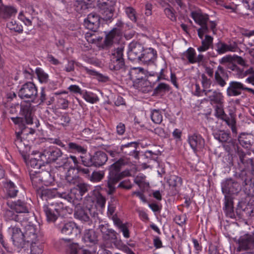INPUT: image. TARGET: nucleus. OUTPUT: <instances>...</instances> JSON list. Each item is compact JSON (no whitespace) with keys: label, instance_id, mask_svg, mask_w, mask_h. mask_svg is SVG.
I'll use <instances>...</instances> for the list:
<instances>
[{"label":"nucleus","instance_id":"obj_61","mask_svg":"<svg viewBox=\"0 0 254 254\" xmlns=\"http://www.w3.org/2000/svg\"><path fill=\"white\" fill-rule=\"evenodd\" d=\"M95 196L96 197V202L101 208L104 207L106 203V198L101 193L98 191L94 190Z\"/></svg>","mask_w":254,"mask_h":254},{"label":"nucleus","instance_id":"obj_60","mask_svg":"<svg viewBox=\"0 0 254 254\" xmlns=\"http://www.w3.org/2000/svg\"><path fill=\"white\" fill-rule=\"evenodd\" d=\"M126 13L132 22H136V12L135 9L132 7H127L126 8Z\"/></svg>","mask_w":254,"mask_h":254},{"label":"nucleus","instance_id":"obj_23","mask_svg":"<svg viewBox=\"0 0 254 254\" xmlns=\"http://www.w3.org/2000/svg\"><path fill=\"white\" fill-rule=\"evenodd\" d=\"M78 163V160L75 156L70 155L67 156L65 155L58 160L57 164L60 167H63L64 168H73L77 166Z\"/></svg>","mask_w":254,"mask_h":254},{"label":"nucleus","instance_id":"obj_14","mask_svg":"<svg viewBox=\"0 0 254 254\" xmlns=\"http://www.w3.org/2000/svg\"><path fill=\"white\" fill-rule=\"evenodd\" d=\"M247 91L254 95V90L246 87L241 82L231 81L227 89V94L228 96H236L241 94V91Z\"/></svg>","mask_w":254,"mask_h":254},{"label":"nucleus","instance_id":"obj_17","mask_svg":"<svg viewBox=\"0 0 254 254\" xmlns=\"http://www.w3.org/2000/svg\"><path fill=\"white\" fill-rule=\"evenodd\" d=\"M6 204L10 209L14 210L17 213L29 212L30 205L24 200L7 201Z\"/></svg>","mask_w":254,"mask_h":254},{"label":"nucleus","instance_id":"obj_52","mask_svg":"<svg viewBox=\"0 0 254 254\" xmlns=\"http://www.w3.org/2000/svg\"><path fill=\"white\" fill-rule=\"evenodd\" d=\"M183 55L189 61L190 64H195L194 59L196 56L195 50L192 48H189L184 53Z\"/></svg>","mask_w":254,"mask_h":254},{"label":"nucleus","instance_id":"obj_37","mask_svg":"<svg viewBox=\"0 0 254 254\" xmlns=\"http://www.w3.org/2000/svg\"><path fill=\"white\" fill-rule=\"evenodd\" d=\"M216 51L219 54H222L227 52H233L235 51L236 45L235 44L227 45L224 42H219L216 44Z\"/></svg>","mask_w":254,"mask_h":254},{"label":"nucleus","instance_id":"obj_5","mask_svg":"<svg viewBox=\"0 0 254 254\" xmlns=\"http://www.w3.org/2000/svg\"><path fill=\"white\" fill-rule=\"evenodd\" d=\"M73 193H69L65 192H60L58 191L57 189H41L37 190V196L42 200H48V199H52L56 197L64 198L69 202H74L73 198Z\"/></svg>","mask_w":254,"mask_h":254},{"label":"nucleus","instance_id":"obj_54","mask_svg":"<svg viewBox=\"0 0 254 254\" xmlns=\"http://www.w3.org/2000/svg\"><path fill=\"white\" fill-rule=\"evenodd\" d=\"M35 72L40 82L46 83L48 82L49 76L43 70L40 68H37Z\"/></svg>","mask_w":254,"mask_h":254},{"label":"nucleus","instance_id":"obj_25","mask_svg":"<svg viewBox=\"0 0 254 254\" xmlns=\"http://www.w3.org/2000/svg\"><path fill=\"white\" fill-rule=\"evenodd\" d=\"M226 78H228L227 73L222 66L219 65L214 74V79L216 84L221 87H224L227 84L225 81Z\"/></svg>","mask_w":254,"mask_h":254},{"label":"nucleus","instance_id":"obj_50","mask_svg":"<svg viewBox=\"0 0 254 254\" xmlns=\"http://www.w3.org/2000/svg\"><path fill=\"white\" fill-rule=\"evenodd\" d=\"M65 180L69 185L76 186L79 182V177L71 174V170H69L65 176Z\"/></svg>","mask_w":254,"mask_h":254},{"label":"nucleus","instance_id":"obj_47","mask_svg":"<svg viewBox=\"0 0 254 254\" xmlns=\"http://www.w3.org/2000/svg\"><path fill=\"white\" fill-rule=\"evenodd\" d=\"M151 119L153 123L160 124L163 120V116L161 111L159 109H154L151 111Z\"/></svg>","mask_w":254,"mask_h":254},{"label":"nucleus","instance_id":"obj_26","mask_svg":"<svg viewBox=\"0 0 254 254\" xmlns=\"http://www.w3.org/2000/svg\"><path fill=\"white\" fill-rule=\"evenodd\" d=\"M91 211L92 210L90 208L82 207L79 204H77L75 208V217L81 221L88 222L90 220L88 214H91Z\"/></svg>","mask_w":254,"mask_h":254},{"label":"nucleus","instance_id":"obj_16","mask_svg":"<svg viewBox=\"0 0 254 254\" xmlns=\"http://www.w3.org/2000/svg\"><path fill=\"white\" fill-rule=\"evenodd\" d=\"M222 191L225 195L237 194L240 190L238 183L232 179H227L222 183Z\"/></svg>","mask_w":254,"mask_h":254},{"label":"nucleus","instance_id":"obj_39","mask_svg":"<svg viewBox=\"0 0 254 254\" xmlns=\"http://www.w3.org/2000/svg\"><path fill=\"white\" fill-rule=\"evenodd\" d=\"M65 150L70 153H79L85 154L87 150L83 146L74 142H70L68 143Z\"/></svg>","mask_w":254,"mask_h":254},{"label":"nucleus","instance_id":"obj_48","mask_svg":"<svg viewBox=\"0 0 254 254\" xmlns=\"http://www.w3.org/2000/svg\"><path fill=\"white\" fill-rule=\"evenodd\" d=\"M250 136L245 133L241 134L238 138L240 144L245 148H250L251 146Z\"/></svg>","mask_w":254,"mask_h":254},{"label":"nucleus","instance_id":"obj_40","mask_svg":"<svg viewBox=\"0 0 254 254\" xmlns=\"http://www.w3.org/2000/svg\"><path fill=\"white\" fill-rule=\"evenodd\" d=\"M214 138L219 142L224 144L225 142L232 138L229 132H226L224 130H219L213 133Z\"/></svg>","mask_w":254,"mask_h":254},{"label":"nucleus","instance_id":"obj_28","mask_svg":"<svg viewBox=\"0 0 254 254\" xmlns=\"http://www.w3.org/2000/svg\"><path fill=\"white\" fill-rule=\"evenodd\" d=\"M17 10L11 6H0V18L7 19L15 16Z\"/></svg>","mask_w":254,"mask_h":254},{"label":"nucleus","instance_id":"obj_62","mask_svg":"<svg viewBox=\"0 0 254 254\" xmlns=\"http://www.w3.org/2000/svg\"><path fill=\"white\" fill-rule=\"evenodd\" d=\"M104 177V173L103 172L94 171L90 176V180L93 182H98L101 181Z\"/></svg>","mask_w":254,"mask_h":254},{"label":"nucleus","instance_id":"obj_59","mask_svg":"<svg viewBox=\"0 0 254 254\" xmlns=\"http://www.w3.org/2000/svg\"><path fill=\"white\" fill-rule=\"evenodd\" d=\"M116 0H98V7H114Z\"/></svg>","mask_w":254,"mask_h":254},{"label":"nucleus","instance_id":"obj_53","mask_svg":"<svg viewBox=\"0 0 254 254\" xmlns=\"http://www.w3.org/2000/svg\"><path fill=\"white\" fill-rule=\"evenodd\" d=\"M215 116L218 119H222L226 116L224 110V104L214 105Z\"/></svg>","mask_w":254,"mask_h":254},{"label":"nucleus","instance_id":"obj_46","mask_svg":"<svg viewBox=\"0 0 254 254\" xmlns=\"http://www.w3.org/2000/svg\"><path fill=\"white\" fill-rule=\"evenodd\" d=\"M213 38L209 35H206L204 40L202 41L201 46L198 48L199 52H204L207 50L212 44Z\"/></svg>","mask_w":254,"mask_h":254},{"label":"nucleus","instance_id":"obj_3","mask_svg":"<svg viewBox=\"0 0 254 254\" xmlns=\"http://www.w3.org/2000/svg\"><path fill=\"white\" fill-rule=\"evenodd\" d=\"M43 211L49 223L55 222L59 217H64L67 212V207L63 202H48L43 206Z\"/></svg>","mask_w":254,"mask_h":254},{"label":"nucleus","instance_id":"obj_38","mask_svg":"<svg viewBox=\"0 0 254 254\" xmlns=\"http://www.w3.org/2000/svg\"><path fill=\"white\" fill-rule=\"evenodd\" d=\"M239 147L236 140L233 138H231L230 140H228L223 144V147L225 151L227 152L229 154L232 155L234 152L238 149Z\"/></svg>","mask_w":254,"mask_h":254},{"label":"nucleus","instance_id":"obj_31","mask_svg":"<svg viewBox=\"0 0 254 254\" xmlns=\"http://www.w3.org/2000/svg\"><path fill=\"white\" fill-rule=\"evenodd\" d=\"M42 246L37 242L29 243L28 247L23 250V254H42Z\"/></svg>","mask_w":254,"mask_h":254},{"label":"nucleus","instance_id":"obj_12","mask_svg":"<svg viewBox=\"0 0 254 254\" xmlns=\"http://www.w3.org/2000/svg\"><path fill=\"white\" fill-rule=\"evenodd\" d=\"M143 50L144 48L141 44L135 41L131 42L128 46V59L139 62Z\"/></svg>","mask_w":254,"mask_h":254},{"label":"nucleus","instance_id":"obj_56","mask_svg":"<svg viewBox=\"0 0 254 254\" xmlns=\"http://www.w3.org/2000/svg\"><path fill=\"white\" fill-rule=\"evenodd\" d=\"M170 87L169 85L164 83H159L157 86L154 89L153 94H158L162 92H165L170 90Z\"/></svg>","mask_w":254,"mask_h":254},{"label":"nucleus","instance_id":"obj_18","mask_svg":"<svg viewBox=\"0 0 254 254\" xmlns=\"http://www.w3.org/2000/svg\"><path fill=\"white\" fill-rule=\"evenodd\" d=\"M138 144L136 142H130L125 144H122L120 150L123 157L131 156L136 159L138 157V151H137Z\"/></svg>","mask_w":254,"mask_h":254},{"label":"nucleus","instance_id":"obj_34","mask_svg":"<svg viewBox=\"0 0 254 254\" xmlns=\"http://www.w3.org/2000/svg\"><path fill=\"white\" fill-rule=\"evenodd\" d=\"M4 186L7 197L13 198L17 195L18 190L13 182L10 180H7L4 183Z\"/></svg>","mask_w":254,"mask_h":254},{"label":"nucleus","instance_id":"obj_33","mask_svg":"<svg viewBox=\"0 0 254 254\" xmlns=\"http://www.w3.org/2000/svg\"><path fill=\"white\" fill-rule=\"evenodd\" d=\"M82 239L85 243L91 244H95L98 242L97 235L93 229L85 230Z\"/></svg>","mask_w":254,"mask_h":254},{"label":"nucleus","instance_id":"obj_45","mask_svg":"<svg viewBox=\"0 0 254 254\" xmlns=\"http://www.w3.org/2000/svg\"><path fill=\"white\" fill-rule=\"evenodd\" d=\"M201 83L202 87H203L202 92L204 93L205 96H208V93L211 92L212 90H206V89L209 88L210 87L212 81L211 79L208 78L204 74H202L201 75Z\"/></svg>","mask_w":254,"mask_h":254},{"label":"nucleus","instance_id":"obj_51","mask_svg":"<svg viewBox=\"0 0 254 254\" xmlns=\"http://www.w3.org/2000/svg\"><path fill=\"white\" fill-rule=\"evenodd\" d=\"M7 27L10 30L19 33L23 31V28L21 25L19 24L15 20L12 19L6 24Z\"/></svg>","mask_w":254,"mask_h":254},{"label":"nucleus","instance_id":"obj_58","mask_svg":"<svg viewBox=\"0 0 254 254\" xmlns=\"http://www.w3.org/2000/svg\"><path fill=\"white\" fill-rule=\"evenodd\" d=\"M74 6L76 11L78 12H81L82 10L88 8L87 2L83 0H76Z\"/></svg>","mask_w":254,"mask_h":254},{"label":"nucleus","instance_id":"obj_8","mask_svg":"<svg viewBox=\"0 0 254 254\" xmlns=\"http://www.w3.org/2000/svg\"><path fill=\"white\" fill-rule=\"evenodd\" d=\"M106 153L102 151H97L90 155L89 158L82 160L83 164L87 167H100L104 165L108 160Z\"/></svg>","mask_w":254,"mask_h":254},{"label":"nucleus","instance_id":"obj_41","mask_svg":"<svg viewBox=\"0 0 254 254\" xmlns=\"http://www.w3.org/2000/svg\"><path fill=\"white\" fill-rule=\"evenodd\" d=\"M29 157V156L28 157ZM29 158L26 159V161H24L26 164V165L28 166L29 169V171L30 169L32 170H36L40 169L42 167V161H41V159H37L36 158H31L29 161H28Z\"/></svg>","mask_w":254,"mask_h":254},{"label":"nucleus","instance_id":"obj_30","mask_svg":"<svg viewBox=\"0 0 254 254\" xmlns=\"http://www.w3.org/2000/svg\"><path fill=\"white\" fill-rule=\"evenodd\" d=\"M121 35V30L119 28H113L108 34L106 35L104 40V45L107 47H110L114 43V40L117 39Z\"/></svg>","mask_w":254,"mask_h":254},{"label":"nucleus","instance_id":"obj_6","mask_svg":"<svg viewBox=\"0 0 254 254\" xmlns=\"http://www.w3.org/2000/svg\"><path fill=\"white\" fill-rule=\"evenodd\" d=\"M124 47L121 46L115 49L112 54L109 67L113 71H118L125 67V60L123 58Z\"/></svg>","mask_w":254,"mask_h":254},{"label":"nucleus","instance_id":"obj_7","mask_svg":"<svg viewBox=\"0 0 254 254\" xmlns=\"http://www.w3.org/2000/svg\"><path fill=\"white\" fill-rule=\"evenodd\" d=\"M9 229L12 233V239L13 245L18 249V252L20 254H23V250L28 247L29 243L25 238L24 234L20 228L16 226H11Z\"/></svg>","mask_w":254,"mask_h":254},{"label":"nucleus","instance_id":"obj_29","mask_svg":"<svg viewBox=\"0 0 254 254\" xmlns=\"http://www.w3.org/2000/svg\"><path fill=\"white\" fill-rule=\"evenodd\" d=\"M156 52L152 48L144 49L139 62L144 64L153 62L156 58Z\"/></svg>","mask_w":254,"mask_h":254},{"label":"nucleus","instance_id":"obj_9","mask_svg":"<svg viewBox=\"0 0 254 254\" xmlns=\"http://www.w3.org/2000/svg\"><path fill=\"white\" fill-rule=\"evenodd\" d=\"M37 88L31 82L24 84L18 92V96L21 99L27 100L29 102H34L37 98Z\"/></svg>","mask_w":254,"mask_h":254},{"label":"nucleus","instance_id":"obj_15","mask_svg":"<svg viewBox=\"0 0 254 254\" xmlns=\"http://www.w3.org/2000/svg\"><path fill=\"white\" fill-rule=\"evenodd\" d=\"M39 232L37 226L29 222L25 226L24 230L23 233L27 242L29 243H34L39 241Z\"/></svg>","mask_w":254,"mask_h":254},{"label":"nucleus","instance_id":"obj_64","mask_svg":"<svg viewBox=\"0 0 254 254\" xmlns=\"http://www.w3.org/2000/svg\"><path fill=\"white\" fill-rule=\"evenodd\" d=\"M166 16L172 21L177 20L175 10L173 8H166L164 10Z\"/></svg>","mask_w":254,"mask_h":254},{"label":"nucleus","instance_id":"obj_35","mask_svg":"<svg viewBox=\"0 0 254 254\" xmlns=\"http://www.w3.org/2000/svg\"><path fill=\"white\" fill-rule=\"evenodd\" d=\"M207 96L208 98V101L212 105L224 104V96L220 92L214 90L212 92L211 95H208Z\"/></svg>","mask_w":254,"mask_h":254},{"label":"nucleus","instance_id":"obj_43","mask_svg":"<svg viewBox=\"0 0 254 254\" xmlns=\"http://www.w3.org/2000/svg\"><path fill=\"white\" fill-rule=\"evenodd\" d=\"M85 70L87 73L89 75L95 76L98 81L105 83L109 81L110 79L108 76L104 75L95 70L85 67Z\"/></svg>","mask_w":254,"mask_h":254},{"label":"nucleus","instance_id":"obj_2","mask_svg":"<svg viewBox=\"0 0 254 254\" xmlns=\"http://www.w3.org/2000/svg\"><path fill=\"white\" fill-rule=\"evenodd\" d=\"M127 163L124 158H120L118 161L112 164L109 167V173L107 181V193L112 194L116 190L115 185L121 180L125 177L129 176L130 172L128 170L121 172V168Z\"/></svg>","mask_w":254,"mask_h":254},{"label":"nucleus","instance_id":"obj_49","mask_svg":"<svg viewBox=\"0 0 254 254\" xmlns=\"http://www.w3.org/2000/svg\"><path fill=\"white\" fill-rule=\"evenodd\" d=\"M221 120L225 122L226 124L231 128L233 133H237V128L236 127V122L235 117L231 116V118H230L226 115V116Z\"/></svg>","mask_w":254,"mask_h":254},{"label":"nucleus","instance_id":"obj_63","mask_svg":"<svg viewBox=\"0 0 254 254\" xmlns=\"http://www.w3.org/2000/svg\"><path fill=\"white\" fill-rule=\"evenodd\" d=\"M238 178L243 181L242 185L244 186H247L251 182V179L248 178L247 173L245 170L241 171L238 175Z\"/></svg>","mask_w":254,"mask_h":254},{"label":"nucleus","instance_id":"obj_27","mask_svg":"<svg viewBox=\"0 0 254 254\" xmlns=\"http://www.w3.org/2000/svg\"><path fill=\"white\" fill-rule=\"evenodd\" d=\"M224 200V210L226 216L231 218H236L232 197L230 195H225Z\"/></svg>","mask_w":254,"mask_h":254},{"label":"nucleus","instance_id":"obj_22","mask_svg":"<svg viewBox=\"0 0 254 254\" xmlns=\"http://www.w3.org/2000/svg\"><path fill=\"white\" fill-rule=\"evenodd\" d=\"M76 188L71 191L70 193H73V198L74 202L73 204H76L77 201L81 199L82 196L88 191L89 186L84 183L79 182L76 186Z\"/></svg>","mask_w":254,"mask_h":254},{"label":"nucleus","instance_id":"obj_20","mask_svg":"<svg viewBox=\"0 0 254 254\" xmlns=\"http://www.w3.org/2000/svg\"><path fill=\"white\" fill-rule=\"evenodd\" d=\"M100 24V17L96 13H91L84 20L85 27L93 32H96Z\"/></svg>","mask_w":254,"mask_h":254},{"label":"nucleus","instance_id":"obj_1","mask_svg":"<svg viewBox=\"0 0 254 254\" xmlns=\"http://www.w3.org/2000/svg\"><path fill=\"white\" fill-rule=\"evenodd\" d=\"M20 114L21 117L12 118L13 123L19 126L20 131L16 132V139L14 143L21 154L24 161H26L29 155L27 152L30 151V144L33 141V130H31L29 133H25V124L32 125L33 124V114L32 107L30 103H23L20 105Z\"/></svg>","mask_w":254,"mask_h":254},{"label":"nucleus","instance_id":"obj_11","mask_svg":"<svg viewBox=\"0 0 254 254\" xmlns=\"http://www.w3.org/2000/svg\"><path fill=\"white\" fill-rule=\"evenodd\" d=\"M63 152L61 149L55 147L50 146L45 148L40 153L39 157L42 163L48 164L55 162L60 157H62Z\"/></svg>","mask_w":254,"mask_h":254},{"label":"nucleus","instance_id":"obj_21","mask_svg":"<svg viewBox=\"0 0 254 254\" xmlns=\"http://www.w3.org/2000/svg\"><path fill=\"white\" fill-rule=\"evenodd\" d=\"M188 142L194 152L201 149L204 146L205 141L201 136L197 133L190 135L188 137Z\"/></svg>","mask_w":254,"mask_h":254},{"label":"nucleus","instance_id":"obj_36","mask_svg":"<svg viewBox=\"0 0 254 254\" xmlns=\"http://www.w3.org/2000/svg\"><path fill=\"white\" fill-rule=\"evenodd\" d=\"M100 13L102 15V19L106 22H111L113 20L114 7H99Z\"/></svg>","mask_w":254,"mask_h":254},{"label":"nucleus","instance_id":"obj_13","mask_svg":"<svg viewBox=\"0 0 254 254\" xmlns=\"http://www.w3.org/2000/svg\"><path fill=\"white\" fill-rule=\"evenodd\" d=\"M236 213L240 218H249L254 217V204L245 202H239Z\"/></svg>","mask_w":254,"mask_h":254},{"label":"nucleus","instance_id":"obj_42","mask_svg":"<svg viewBox=\"0 0 254 254\" xmlns=\"http://www.w3.org/2000/svg\"><path fill=\"white\" fill-rule=\"evenodd\" d=\"M13 210L11 209H5L3 210V217L6 221H14L19 222L20 220L19 216Z\"/></svg>","mask_w":254,"mask_h":254},{"label":"nucleus","instance_id":"obj_32","mask_svg":"<svg viewBox=\"0 0 254 254\" xmlns=\"http://www.w3.org/2000/svg\"><path fill=\"white\" fill-rule=\"evenodd\" d=\"M129 75L132 80L139 82V80L143 79L144 69L141 67L132 68L129 72Z\"/></svg>","mask_w":254,"mask_h":254},{"label":"nucleus","instance_id":"obj_55","mask_svg":"<svg viewBox=\"0 0 254 254\" xmlns=\"http://www.w3.org/2000/svg\"><path fill=\"white\" fill-rule=\"evenodd\" d=\"M117 233L114 230L109 228L102 237L105 241H115L117 239Z\"/></svg>","mask_w":254,"mask_h":254},{"label":"nucleus","instance_id":"obj_4","mask_svg":"<svg viewBox=\"0 0 254 254\" xmlns=\"http://www.w3.org/2000/svg\"><path fill=\"white\" fill-rule=\"evenodd\" d=\"M29 176L32 185L35 187H38L41 183L48 186L54 181V177L51 173L50 166H48L45 169H42L41 171L30 169Z\"/></svg>","mask_w":254,"mask_h":254},{"label":"nucleus","instance_id":"obj_44","mask_svg":"<svg viewBox=\"0 0 254 254\" xmlns=\"http://www.w3.org/2000/svg\"><path fill=\"white\" fill-rule=\"evenodd\" d=\"M168 183L170 187L178 192V188L181 187L182 183V179L176 176H172L168 180Z\"/></svg>","mask_w":254,"mask_h":254},{"label":"nucleus","instance_id":"obj_57","mask_svg":"<svg viewBox=\"0 0 254 254\" xmlns=\"http://www.w3.org/2000/svg\"><path fill=\"white\" fill-rule=\"evenodd\" d=\"M70 121L71 119L68 113H64L60 118L58 123L63 127H67L70 124Z\"/></svg>","mask_w":254,"mask_h":254},{"label":"nucleus","instance_id":"obj_10","mask_svg":"<svg viewBox=\"0 0 254 254\" xmlns=\"http://www.w3.org/2000/svg\"><path fill=\"white\" fill-rule=\"evenodd\" d=\"M61 232L64 235L71 237L68 239H62L60 240L61 244L69 246V244H71L70 243L72 240V237L76 236L80 231L75 223L69 222L64 224L61 227Z\"/></svg>","mask_w":254,"mask_h":254},{"label":"nucleus","instance_id":"obj_24","mask_svg":"<svg viewBox=\"0 0 254 254\" xmlns=\"http://www.w3.org/2000/svg\"><path fill=\"white\" fill-rule=\"evenodd\" d=\"M191 16L196 23L199 25L200 27H208L209 15L202 13L200 11H194L191 12Z\"/></svg>","mask_w":254,"mask_h":254},{"label":"nucleus","instance_id":"obj_19","mask_svg":"<svg viewBox=\"0 0 254 254\" xmlns=\"http://www.w3.org/2000/svg\"><path fill=\"white\" fill-rule=\"evenodd\" d=\"M238 251L251 250L254 248V237L253 235L246 234L240 237L238 241Z\"/></svg>","mask_w":254,"mask_h":254}]
</instances>
